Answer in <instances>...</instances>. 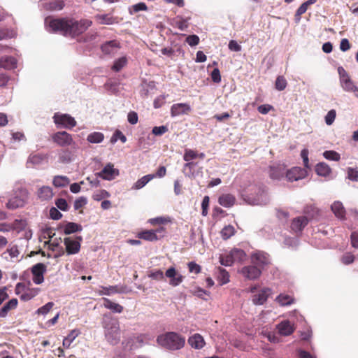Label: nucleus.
<instances>
[{"mask_svg": "<svg viewBox=\"0 0 358 358\" xmlns=\"http://www.w3.org/2000/svg\"><path fill=\"white\" fill-rule=\"evenodd\" d=\"M100 294L101 295H111L115 293H125V287L122 286H109V287H101Z\"/></svg>", "mask_w": 358, "mask_h": 358, "instance_id": "cd10ccee", "label": "nucleus"}, {"mask_svg": "<svg viewBox=\"0 0 358 358\" xmlns=\"http://www.w3.org/2000/svg\"><path fill=\"white\" fill-rule=\"evenodd\" d=\"M331 210L338 219H343L345 215V210L343 205L340 201H334L331 206Z\"/></svg>", "mask_w": 358, "mask_h": 358, "instance_id": "c756f323", "label": "nucleus"}, {"mask_svg": "<svg viewBox=\"0 0 358 358\" xmlns=\"http://www.w3.org/2000/svg\"><path fill=\"white\" fill-rule=\"evenodd\" d=\"M198 157V152L191 149H185L183 159L185 162L192 161Z\"/></svg>", "mask_w": 358, "mask_h": 358, "instance_id": "5fc2aeb1", "label": "nucleus"}, {"mask_svg": "<svg viewBox=\"0 0 358 358\" xmlns=\"http://www.w3.org/2000/svg\"><path fill=\"white\" fill-rule=\"evenodd\" d=\"M168 131V127L162 125L159 127H154L152 132L155 136H161Z\"/></svg>", "mask_w": 358, "mask_h": 358, "instance_id": "0e129e2a", "label": "nucleus"}, {"mask_svg": "<svg viewBox=\"0 0 358 358\" xmlns=\"http://www.w3.org/2000/svg\"><path fill=\"white\" fill-rule=\"evenodd\" d=\"M189 18L180 19L176 21V26L180 30L185 31L188 27Z\"/></svg>", "mask_w": 358, "mask_h": 358, "instance_id": "680f3d73", "label": "nucleus"}, {"mask_svg": "<svg viewBox=\"0 0 358 358\" xmlns=\"http://www.w3.org/2000/svg\"><path fill=\"white\" fill-rule=\"evenodd\" d=\"M235 201V196L231 194H222L218 199L219 203L224 208H230L233 206Z\"/></svg>", "mask_w": 358, "mask_h": 358, "instance_id": "a878e982", "label": "nucleus"}, {"mask_svg": "<svg viewBox=\"0 0 358 358\" xmlns=\"http://www.w3.org/2000/svg\"><path fill=\"white\" fill-rule=\"evenodd\" d=\"M64 3L62 1H54L46 6V9L60 10L63 8Z\"/></svg>", "mask_w": 358, "mask_h": 358, "instance_id": "e2e57ef3", "label": "nucleus"}, {"mask_svg": "<svg viewBox=\"0 0 358 358\" xmlns=\"http://www.w3.org/2000/svg\"><path fill=\"white\" fill-rule=\"evenodd\" d=\"M96 20L99 24H112L114 23L115 20L110 15H96Z\"/></svg>", "mask_w": 358, "mask_h": 358, "instance_id": "49530a36", "label": "nucleus"}, {"mask_svg": "<svg viewBox=\"0 0 358 358\" xmlns=\"http://www.w3.org/2000/svg\"><path fill=\"white\" fill-rule=\"evenodd\" d=\"M104 139V135L101 132L94 131L88 134L87 141L90 143H100Z\"/></svg>", "mask_w": 358, "mask_h": 358, "instance_id": "ea45409f", "label": "nucleus"}, {"mask_svg": "<svg viewBox=\"0 0 358 358\" xmlns=\"http://www.w3.org/2000/svg\"><path fill=\"white\" fill-rule=\"evenodd\" d=\"M21 290L24 292L21 294L20 299L25 301L35 297L40 291L39 288H26L22 283H17L16 285V293L19 294Z\"/></svg>", "mask_w": 358, "mask_h": 358, "instance_id": "ddd939ff", "label": "nucleus"}, {"mask_svg": "<svg viewBox=\"0 0 358 358\" xmlns=\"http://www.w3.org/2000/svg\"><path fill=\"white\" fill-rule=\"evenodd\" d=\"M287 84V80L283 76H278L275 80V86L278 90L282 91L285 89Z\"/></svg>", "mask_w": 358, "mask_h": 358, "instance_id": "4d7b16f0", "label": "nucleus"}, {"mask_svg": "<svg viewBox=\"0 0 358 358\" xmlns=\"http://www.w3.org/2000/svg\"><path fill=\"white\" fill-rule=\"evenodd\" d=\"M59 161L63 164H68L73 161V152L69 149L61 150L58 152Z\"/></svg>", "mask_w": 358, "mask_h": 358, "instance_id": "c85d7f7f", "label": "nucleus"}, {"mask_svg": "<svg viewBox=\"0 0 358 358\" xmlns=\"http://www.w3.org/2000/svg\"><path fill=\"white\" fill-rule=\"evenodd\" d=\"M54 306L53 302H48L41 308H38L36 313L38 315H47Z\"/></svg>", "mask_w": 358, "mask_h": 358, "instance_id": "3c124183", "label": "nucleus"}, {"mask_svg": "<svg viewBox=\"0 0 358 358\" xmlns=\"http://www.w3.org/2000/svg\"><path fill=\"white\" fill-rule=\"evenodd\" d=\"M188 266V268H189V271L190 273H194L196 274H198L201 272V266L197 264L196 263H195L194 262H190L188 263L187 264Z\"/></svg>", "mask_w": 358, "mask_h": 358, "instance_id": "338daca9", "label": "nucleus"}, {"mask_svg": "<svg viewBox=\"0 0 358 358\" xmlns=\"http://www.w3.org/2000/svg\"><path fill=\"white\" fill-rule=\"evenodd\" d=\"M286 169L284 164H276L269 167V176L272 180H280L286 177Z\"/></svg>", "mask_w": 358, "mask_h": 358, "instance_id": "a211bd4d", "label": "nucleus"}, {"mask_svg": "<svg viewBox=\"0 0 358 358\" xmlns=\"http://www.w3.org/2000/svg\"><path fill=\"white\" fill-rule=\"evenodd\" d=\"M277 329L278 332L282 336H289L294 331V324L288 320H284L278 324Z\"/></svg>", "mask_w": 358, "mask_h": 358, "instance_id": "412c9836", "label": "nucleus"}, {"mask_svg": "<svg viewBox=\"0 0 358 358\" xmlns=\"http://www.w3.org/2000/svg\"><path fill=\"white\" fill-rule=\"evenodd\" d=\"M220 285H223L229 282V273L222 268H218V274L217 278Z\"/></svg>", "mask_w": 358, "mask_h": 358, "instance_id": "a19ab883", "label": "nucleus"}, {"mask_svg": "<svg viewBox=\"0 0 358 358\" xmlns=\"http://www.w3.org/2000/svg\"><path fill=\"white\" fill-rule=\"evenodd\" d=\"M192 293L194 296H196L199 298L203 299H206L204 296L206 295L209 294V293L208 292H206V290H204L203 289L200 288V287L195 288L194 290L192 291Z\"/></svg>", "mask_w": 358, "mask_h": 358, "instance_id": "69168bd1", "label": "nucleus"}, {"mask_svg": "<svg viewBox=\"0 0 358 358\" xmlns=\"http://www.w3.org/2000/svg\"><path fill=\"white\" fill-rule=\"evenodd\" d=\"M188 343L195 349H201L205 345L203 336L199 334H195L190 336L188 339Z\"/></svg>", "mask_w": 358, "mask_h": 358, "instance_id": "bb28decb", "label": "nucleus"}, {"mask_svg": "<svg viewBox=\"0 0 358 358\" xmlns=\"http://www.w3.org/2000/svg\"><path fill=\"white\" fill-rule=\"evenodd\" d=\"M55 205L61 210L66 211L69 209V205L64 199H57L55 201Z\"/></svg>", "mask_w": 358, "mask_h": 358, "instance_id": "052dcab7", "label": "nucleus"}, {"mask_svg": "<svg viewBox=\"0 0 358 358\" xmlns=\"http://www.w3.org/2000/svg\"><path fill=\"white\" fill-rule=\"evenodd\" d=\"M336 112L335 110H330L325 116V122L327 125H331L336 118Z\"/></svg>", "mask_w": 358, "mask_h": 358, "instance_id": "bf43d9fd", "label": "nucleus"}, {"mask_svg": "<svg viewBox=\"0 0 358 358\" xmlns=\"http://www.w3.org/2000/svg\"><path fill=\"white\" fill-rule=\"evenodd\" d=\"M119 175V170L114 168L111 163L107 164L101 171L97 173V176L103 180H112Z\"/></svg>", "mask_w": 358, "mask_h": 358, "instance_id": "f3484780", "label": "nucleus"}, {"mask_svg": "<svg viewBox=\"0 0 358 358\" xmlns=\"http://www.w3.org/2000/svg\"><path fill=\"white\" fill-rule=\"evenodd\" d=\"M17 67V60L10 56H4L0 57V68L11 70Z\"/></svg>", "mask_w": 358, "mask_h": 358, "instance_id": "b1692460", "label": "nucleus"}, {"mask_svg": "<svg viewBox=\"0 0 358 358\" xmlns=\"http://www.w3.org/2000/svg\"><path fill=\"white\" fill-rule=\"evenodd\" d=\"M315 171L318 176L326 177L331 173V168L325 163L320 162L315 166Z\"/></svg>", "mask_w": 358, "mask_h": 358, "instance_id": "58836bf2", "label": "nucleus"}, {"mask_svg": "<svg viewBox=\"0 0 358 358\" xmlns=\"http://www.w3.org/2000/svg\"><path fill=\"white\" fill-rule=\"evenodd\" d=\"M80 332L77 329L72 330L69 335L64 338L63 340V346L68 348L70 347L71 344L76 339V338L79 335Z\"/></svg>", "mask_w": 358, "mask_h": 358, "instance_id": "37998d69", "label": "nucleus"}, {"mask_svg": "<svg viewBox=\"0 0 358 358\" xmlns=\"http://www.w3.org/2000/svg\"><path fill=\"white\" fill-rule=\"evenodd\" d=\"M54 123L57 127L71 129L76 125V121L69 114L55 113L53 116Z\"/></svg>", "mask_w": 358, "mask_h": 358, "instance_id": "0eeeda50", "label": "nucleus"}, {"mask_svg": "<svg viewBox=\"0 0 358 358\" xmlns=\"http://www.w3.org/2000/svg\"><path fill=\"white\" fill-rule=\"evenodd\" d=\"M17 299H12L7 303H6L0 310V317H4L6 316L8 312L12 309H14L17 307Z\"/></svg>", "mask_w": 358, "mask_h": 358, "instance_id": "c9c22d12", "label": "nucleus"}, {"mask_svg": "<svg viewBox=\"0 0 358 358\" xmlns=\"http://www.w3.org/2000/svg\"><path fill=\"white\" fill-rule=\"evenodd\" d=\"M240 273L248 280H255L257 279L262 273V271L255 264L246 266L241 268Z\"/></svg>", "mask_w": 358, "mask_h": 358, "instance_id": "2eb2a0df", "label": "nucleus"}, {"mask_svg": "<svg viewBox=\"0 0 358 358\" xmlns=\"http://www.w3.org/2000/svg\"><path fill=\"white\" fill-rule=\"evenodd\" d=\"M53 196V190L50 186H41L37 190V196L41 201H49Z\"/></svg>", "mask_w": 358, "mask_h": 358, "instance_id": "5701e85b", "label": "nucleus"}, {"mask_svg": "<svg viewBox=\"0 0 358 358\" xmlns=\"http://www.w3.org/2000/svg\"><path fill=\"white\" fill-rule=\"evenodd\" d=\"M16 33L13 29H0V40L12 38L15 37Z\"/></svg>", "mask_w": 358, "mask_h": 358, "instance_id": "8fccbe9b", "label": "nucleus"}, {"mask_svg": "<svg viewBox=\"0 0 358 358\" xmlns=\"http://www.w3.org/2000/svg\"><path fill=\"white\" fill-rule=\"evenodd\" d=\"M87 203V200L85 197L81 196L77 199L74 202V208L76 210H78L86 205Z\"/></svg>", "mask_w": 358, "mask_h": 358, "instance_id": "774afa93", "label": "nucleus"}, {"mask_svg": "<svg viewBox=\"0 0 358 358\" xmlns=\"http://www.w3.org/2000/svg\"><path fill=\"white\" fill-rule=\"evenodd\" d=\"M275 301L282 306H288L293 303L294 299L288 294H281L278 296Z\"/></svg>", "mask_w": 358, "mask_h": 358, "instance_id": "a18cd8bd", "label": "nucleus"}, {"mask_svg": "<svg viewBox=\"0 0 358 358\" xmlns=\"http://www.w3.org/2000/svg\"><path fill=\"white\" fill-rule=\"evenodd\" d=\"M308 9V6L303 3L297 9L295 15L294 20L296 23H299L301 20V16L302 14L305 13Z\"/></svg>", "mask_w": 358, "mask_h": 358, "instance_id": "6e6d98bb", "label": "nucleus"}, {"mask_svg": "<svg viewBox=\"0 0 358 358\" xmlns=\"http://www.w3.org/2000/svg\"><path fill=\"white\" fill-rule=\"evenodd\" d=\"M157 342L166 349L176 350L184 346L185 340L176 333L169 332L159 335L157 338Z\"/></svg>", "mask_w": 358, "mask_h": 358, "instance_id": "7ed1b4c3", "label": "nucleus"}, {"mask_svg": "<svg viewBox=\"0 0 358 358\" xmlns=\"http://www.w3.org/2000/svg\"><path fill=\"white\" fill-rule=\"evenodd\" d=\"M48 162V157L43 153H32L29 155L27 164L34 166H39Z\"/></svg>", "mask_w": 358, "mask_h": 358, "instance_id": "4be33fe9", "label": "nucleus"}, {"mask_svg": "<svg viewBox=\"0 0 358 358\" xmlns=\"http://www.w3.org/2000/svg\"><path fill=\"white\" fill-rule=\"evenodd\" d=\"M155 178V175L148 174L138 179L133 185L132 189H140L145 186L151 180Z\"/></svg>", "mask_w": 358, "mask_h": 358, "instance_id": "473e14b6", "label": "nucleus"}, {"mask_svg": "<svg viewBox=\"0 0 358 358\" xmlns=\"http://www.w3.org/2000/svg\"><path fill=\"white\" fill-rule=\"evenodd\" d=\"M323 156L325 159L331 161L338 162L341 159L340 154L334 150H327L324 152Z\"/></svg>", "mask_w": 358, "mask_h": 358, "instance_id": "09e8293b", "label": "nucleus"}, {"mask_svg": "<svg viewBox=\"0 0 358 358\" xmlns=\"http://www.w3.org/2000/svg\"><path fill=\"white\" fill-rule=\"evenodd\" d=\"M102 324L106 341L111 345L117 344L120 341V329L118 321L105 315Z\"/></svg>", "mask_w": 358, "mask_h": 358, "instance_id": "f03ea898", "label": "nucleus"}, {"mask_svg": "<svg viewBox=\"0 0 358 358\" xmlns=\"http://www.w3.org/2000/svg\"><path fill=\"white\" fill-rule=\"evenodd\" d=\"M47 271L46 266L43 263H38L31 267L33 275L32 280L36 285H40L44 281V274Z\"/></svg>", "mask_w": 358, "mask_h": 358, "instance_id": "f8f14e48", "label": "nucleus"}, {"mask_svg": "<svg viewBox=\"0 0 358 358\" xmlns=\"http://www.w3.org/2000/svg\"><path fill=\"white\" fill-rule=\"evenodd\" d=\"M81 241L82 238L80 236L76 239L71 237L65 238L64 242L67 253L69 255L78 253L80 251Z\"/></svg>", "mask_w": 358, "mask_h": 358, "instance_id": "dca6fc26", "label": "nucleus"}, {"mask_svg": "<svg viewBox=\"0 0 358 358\" xmlns=\"http://www.w3.org/2000/svg\"><path fill=\"white\" fill-rule=\"evenodd\" d=\"M14 196L10 198L6 204L7 208L15 210L22 207L27 198V192L24 188L14 189Z\"/></svg>", "mask_w": 358, "mask_h": 358, "instance_id": "20e7f679", "label": "nucleus"}, {"mask_svg": "<svg viewBox=\"0 0 358 358\" xmlns=\"http://www.w3.org/2000/svg\"><path fill=\"white\" fill-rule=\"evenodd\" d=\"M103 54L107 56H114L119 51L120 43L116 41H110L104 43L101 47Z\"/></svg>", "mask_w": 358, "mask_h": 358, "instance_id": "6ab92c4d", "label": "nucleus"}, {"mask_svg": "<svg viewBox=\"0 0 358 358\" xmlns=\"http://www.w3.org/2000/svg\"><path fill=\"white\" fill-rule=\"evenodd\" d=\"M338 72L342 89L348 92H358V87L355 85L346 71L343 67H338Z\"/></svg>", "mask_w": 358, "mask_h": 358, "instance_id": "6e6552de", "label": "nucleus"}, {"mask_svg": "<svg viewBox=\"0 0 358 358\" xmlns=\"http://www.w3.org/2000/svg\"><path fill=\"white\" fill-rule=\"evenodd\" d=\"M151 337L150 336L147 334H141L135 337L133 345L135 348H140L143 345L148 343Z\"/></svg>", "mask_w": 358, "mask_h": 358, "instance_id": "79ce46f5", "label": "nucleus"}, {"mask_svg": "<svg viewBox=\"0 0 358 358\" xmlns=\"http://www.w3.org/2000/svg\"><path fill=\"white\" fill-rule=\"evenodd\" d=\"M110 194L105 189H98L95 191L92 195V198L95 201H101L106 198L110 197Z\"/></svg>", "mask_w": 358, "mask_h": 358, "instance_id": "de8ad7c7", "label": "nucleus"}, {"mask_svg": "<svg viewBox=\"0 0 358 358\" xmlns=\"http://www.w3.org/2000/svg\"><path fill=\"white\" fill-rule=\"evenodd\" d=\"M127 57L126 56H122L113 62V64L111 66V70L115 72H119L127 64Z\"/></svg>", "mask_w": 358, "mask_h": 358, "instance_id": "2f4dec72", "label": "nucleus"}, {"mask_svg": "<svg viewBox=\"0 0 358 358\" xmlns=\"http://www.w3.org/2000/svg\"><path fill=\"white\" fill-rule=\"evenodd\" d=\"M306 176L307 171L301 167H292L286 171V178L289 182H294L303 179Z\"/></svg>", "mask_w": 358, "mask_h": 358, "instance_id": "4468645a", "label": "nucleus"}, {"mask_svg": "<svg viewBox=\"0 0 358 358\" xmlns=\"http://www.w3.org/2000/svg\"><path fill=\"white\" fill-rule=\"evenodd\" d=\"M20 255V252L17 245H13L8 248L4 252L2 253L1 256L3 259L8 260V257L10 259L17 258Z\"/></svg>", "mask_w": 358, "mask_h": 358, "instance_id": "4c0bfd02", "label": "nucleus"}, {"mask_svg": "<svg viewBox=\"0 0 358 358\" xmlns=\"http://www.w3.org/2000/svg\"><path fill=\"white\" fill-rule=\"evenodd\" d=\"M251 261L253 264L261 270L264 269L271 262L269 255L262 251L253 253L251 256Z\"/></svg>", "mask_w": 358, "mask_h": 358, "instance_id": "9d476101", "label": "nucleus"}, {"mask_svg": "<svg viewBox=\"0 0 358 358\" xmlns=\"http://www.w3.org/2000/svg\"><path fill=\"white\" fill-rule=\"evenodd\" d=\"M103 305L106 308L109 309V310H112L113 313H120L122 312L123 307L121 305H120L119 303L113 302L112 301H110V299H108L107 298H103Z\"/></svg>", "mask_w": 358, "mask_h": 358, "instance_id": "7c9ffc66", "label": "nucleus"}, {"mask_svg": "<svg viewBox=\"0 0 358 358\" xmlns=\"http://www.w3.org/2000/svg\"><path fill=\"white\" fill-rule=\"evenodd\" d=\"M52 139L54 143L61 147L70 146L74 143L71 134L65 131L55 133L52 136Z\"/></svg>", "mask_w": 358, "mask_h": 358, "instance_id": "1a4fd4ad", "label": "nucleus"}, {"mask_svg": "<svg viewBox=\"0 0 358 358\" xmlns=\"http://www.w3.org/2000/svg\"><path fill=\"white\" fill-rule=\"evenodd\" d=\"M138 237L148 241H155L159 239L156 234V231L154 230L143 231L138 233Z\"/></svg>", "mask_w": 358, "mask_h": 358, "instance_id": "f704fd0d", "label": "nucleus"}, {"mask_svg": "<svg viewBox=\"0 0 358 358\" xmlns=\"http://www.w3.org/2000/svg\"><path fill=\"white\" fill-rule=\"evenodd\" d=\"M82 226L80 224L74 222H68L64 227V233L66 234H71L82 230Z\"/></svg>", "mask_w": 358, "mask_h": 358, "instance_id": "c03bdc74", "label": "nucleus"}, {"mask_svg": "<svg viewBox=\"0 0 358 358\" xmlns=\"http://www.w3.org/2000/svg\"><path fill=\"white\" fill-rule=\"evenodd\" d=\"M69 183V178L64 176H56L52 180V184L56 187H64Z\"/></svg>", "mask_w": 358, "mask_h": 358, "instance_id": "e433bc0d", "label": "nucleus"}, {"mask_svg": "<svg viewBox=\"0 0 358 358\" xmlns=\"http://www.w3.org/2000/svg\"><path fill=\"white\" fill-rule=\"evenodd\" d=\"M118 140H120L122 143H125L127 138L122 131L116 130L110 138V143L115 144Z\"/></svg>", "mask_w": 358, "mask_h": 358, "instance_id": "603ef678", "label": "nucleus"}, {"mask_svg": "<svg viewBox=\"0 0 358 358\" xmlns=\"http://www.w3.org/2000/svg\"><path fill=\"white\" fill-rule=\"evenodd\" d=\"M234 232H235L234 228L232 226L229 225V226L224 227L222 229L221 235L224 239H228L234 234Z\"/></svg>", "mask_w": 358, "mask_h": 358, "instance_id": "864d4df0", "label": "nucleus"}, {"mask_svg": "<svg viewBox=\"0 0 358 358\" xmlns=\"http://www.w3.org/2000/svg\"><path fill=\"white\" fill-rule=\"evenodd\" d=\"M191 110V107L187 103H180L173 104L171 108L172 116H178L187 114Z\"/></svg>", "mask_w": 358, "mask_h": 358, "instance_id": "aec40b11", "label": "nucleus"}, {"mask_svg": "<svg viewBox=\"0 0 358 358\" xmlns=\"http://www.w3.org/2000/svg\"><path fill=\"white\" fill-rule=\"evenodd\" d=\"M248 202L252 205H266L269 202V197L267 193L263 192Z\"/></svg>", "mask_w": 358, "mask_h": 358, "instance_id": "72a5a7b5", "label": "nucleus"}, {"mask_svg": "<svg viewBox=\"0 0 358 358\" xmlns=\"http://www.w3.org/2000/svg\"><path fill=\"white\" fill-rule=\"evenodd\" d=\"M245 257V253L243 250L234 248L229 253L222 255L220 257V262L225 266H230L236 262H242Z\"/></svg>", "mask_w": 358, "mask_h": 358, "instance_id": "39448f33", "label": "nucleus"}, {"mask_svg": "<svg viewBox=\"0 0 358 358\" xmlns=\"http://www.w3.org/2000/svg\"><path fill=\"white\" fill-rule=\"evenodd\" d=\"M165 278L169 279V284L173 287L178 286L184 280V276L174 266L166 271Z\"/></svg>", "mask_w": 358, "mask_h": 358, "instance_id": "9b49d317", "label": "nucleus"}, {"mask_svg": "<svg viewBox=\"0 0 358 358\" xmlns=\"http://www.w3.org/2000/svg\"><path fill=\"white\" fill-rule=\"evenodd\" d=\"M257 290V285L250 287V292L253 294L252 301L257 306L263 305L268 298L273 294V290L269 287H264L258 291Z\"/></svg>", "mask_w": 358, "mask_h": 358, "instance_id": "423d86ee", "label": "nucleus"}, {"mask_svg": "<svg viewBox=\"0 0 358 358\" xmlns=\"http://www.w3.org/2000/svg\"><path fill=\"white\" fill-rule=\"evenodd\" d=\"M149 277L156 280H163L165 278V273H164L161 270H155L149 274Z\"/></svg>", "mask_w": 358, "mask_h": 358, "instance_id": "13d9d810", "label": "nucleus"}, {"mask_svg": "<svg viewBox=\"0 0 358 358\" xmlns=\"http://www.w3.org/2000/svg\"><path fill=\"white\" fill-rule=\"evenodd\" d=\"M308 220L306 217H299L293 220L291 228L295 232H299L301 231L308 224Z\"/></svg>", "mask_w": 358, "mask_h": 358, "instance_id": "393cba45", "label": "nucleus"}, {"mask_svg": "<svg viewBox=\"0 0 358 358\" xmlns=\"http://www.w3.org/2000/svg\"><path fill=\"white\" fill-rule=\"evenodd\" d=\"M92 24V21L87 19L80 21L57 19L52 17H47L45 19V27L48 32H59L66 36L71 37L83 33Z\"/></svg>", "mask_w": 358, "mask_h": 358, "instance_id": "f257e3e1", "label": "nucleus"}]
</instances>
